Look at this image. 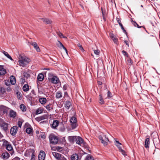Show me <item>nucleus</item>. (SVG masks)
I'll use <instances>...</instances> for the list:
<instances>
[{"mask_svg":"<svg viewBox=\"0 0 160 160\" xmlns=\"http://www.w3.org/2000/svg\"><path fill=\"white\" fill-rule=\"evenodd\" d=\"M18 59L20 65L22 67H25L31 61V60L29 58L22 55H19Z\"/></svg>","mask_w":160,"mask_h":160,"instance_id":"obj_1","label":"nucleus"},{"mask_svg":"<svg viewBox=\"0 0 160 160\" xmlns=\"http://www.w3.org/2000/svg\"><path fill=\"white\" fill-rule=\"evenodd\" d=\"M48 79L49 81L53 84H57L59 81L58 78L56 76H53L52 74L49 73L48 77Z\"/></svg>","mask_w":160,"mask_h":160,"instance_id":"obj_2","label":"nucleus"},{"mask_svg":"<svg viewBox=\"0 0 160 160\" xmlns=\"http://www.w3.org/2000/svg\"><path fill=\"white\" fill-rule=\"evenodd\" d=\"M50 142L53 144H56L58 142V138L53 134H51L49 136Z\"/></svg>","mask_w":160,"mask_h":160,"instance_id":"obj_3","label":"nucleus"},{"mask_svg":"<svg viewBox=\"0 0 160 160\" xmlns=\"http://www.w3.org/2000/svg\"><path fill=\"white\" fill-rule=\"evenodd\" d=\"M77 118L75 116H73L71 118L70 122L72 130L74 129L77 126Z\"/></svg>","mask_w":160,"mask_h":160,"instance_id":"obj_4","label":"nucleus"},{"mask_svg":"<svg viewBox=\"0 0 160 160\" xmlns=\"http://www.w3.org/2000/svg\"><path fill=\"white\" fill-rule=\"evenodd\" d=\"M9 108L3 105L0 106V116H2L8 113Z\"/></svg>","mask_w":160,"mask_h":160,"instance_id":"obj_5","label":"nucleus"},{"mask_svg":"<svg viewBox=\"0 0 160 160\" xmlns=\"http://www.w3.org/2000/svg\"><path fill=\"white\" fill-rule=\"evenodd\" d=\"M0 126L5 131L6 130L8 127V124L3 120L0 118Z\"/></svg>","mask_w":160,"mask_h":160,"instance_id":"obj_6","label":"nucleus"},{"mask_svg":"<svg viewBox=\"0 0 160 160\" xmlns=\"http://www.w3.org/2000/svg\"><path fill=\"white\" fill-rule=\"evenodd\" d=\"M99 139L101 141L102 143L104 145L106 146L107 145L108 142V139L107 138L106 135H104L103 137L101 136H99Z\"/></svg>","mask_w":160,"mask_h":160,"instance_id":"obj_7","label":"nucleus"},{"mask_svg":"<svg viewBox=\"0 0 160 160\" xmlns=\"http://www.w3.org/2000/svg\"><path fill=\"white\" fill-rule=\"evenodd\" d=\"M18 127L16 126L11 128L10 130V132L12 135L14 136L16 135L18 131Z\"/></svg>","mask_w":160,"mask_h":160,"instance_id":"obj_8","label":"nucleus"},{"mask_svg":"<svg viewBox=\"0 0 160 160\" xmlns=\"http://www.w3.org/2000/svg\"><path fill=\"white\" fill-rule=\"evenodd\" d=\"M45 153L44 151H41L38 156L39 160H44L45 158Z\"/></svg>","mask_w":160,"mask_h":160,"instance_id":"obj_9","label":"nucleus"},{"mask_svg":"<svg viewBox=\"0 0 160 160\" xmlns=\"http://www.w3.org/2000/svg\"><path fill=\"white\" fill-rule=\"evenodd\" d=\"M30 44L32 45L33 47L34 48L36 49L37 52H40V51L39 48L36 42H30Z\"/></svg>","mask_w":160,"mask_h":160,"instance_id":"obj_10","label":"nucleus"},{"mask_svg":"<svg viewBox=\"0 0 160 160\" xmlns=\"http://www.w3.org/2000/svg\"><path fill=\"white\" fill-rule=\"evenodd\" d=\"M4 143L5 144L6 148L7 150L8 151H11L12 150L13 148L12 146L7 141H6V142H4Z\"/></svg>","mask_w":160,"mask_h":160,"instance_id":"obj_11","label":"nucleus"},{"mask_svg":"<svg viewBox=\"0 0 160 160\" xmlns=\"http://www.w3.org/2000/svg\"><path fill=\"white\" fill-rule=\"evenodd\" d=\"M76 142L77 144H78L79 145H81L82 144L83 142V141L82 138L80 137H76Z\"/></svg>","mask_w":160,"mask_h":160,"instance_id":"obj_12","label":"nucleus"},{"mask_svg":"<svg viewBox=\"0 0 160 160\" xmlns=\"http://www.w3.org/2000/svg\"><path fill=\"white\" fill-rule=\"evenodd\" d=\"M6 72V70L2 66L0 65V76L4 75Z\"/></svg>","mask_w":160,"mask_h":160,"instance_id":"obj_13","label":"nucleus"},{"mask_svg":"<svg viewBox=\"0 0 160 160\" xmlns=\"http://www.w3.org/2000/svg\"><path fill=\"white\" fill-rule=\"evenodd\" d=\"M2 156L3 159H7L10 156L7 152H5L2 153Z\"/></svg>","mask_w":160,"mask_h":160,"instance_id":"obj_14","label":"nucleus"},{"mask_svg":"<svg viewBox=\"0 0 160 160\" xmlns=\"http://www.w3.org/2000/svg\"><path fill=\"white\" fill-rule=\"evenodd\" d=\"M150 145V140L149 138L146 139L145 141V147L146 148H149Z\"/></svg>","mask_w":160,"mask_h":160,"instance_id":"obj_15","label":"nucleus"},{"mask_svg":"<svg viewBox=\"0 0 160 160\" xmlns=\"http://www.w3.org/2000/svg\"><path fill=\"white\" fill-rule=\"evenodd\" d=\"M10 117L14 118L16 116V113L12 110H11L9 112Z\"/></svg>","mask_w":160,"mask_h":160,"instance_id":"obj_16","label":"nucleus"},{"mask_svg":"<svg viewBox=\"0 0 160 160\" xmlns=\"http://www.w3.org/2000/svg\"><path fill=\"white\" fill-rule=\"evenodd\" d=\"M62 97V92L60 91H58L56 93V97L57 99L61 98Z\"/></svg>","mask_w":160,"mask_h":160,"instance_id":"obj_17","label":"nucleus"},{"mask_svg":"<svg viewBox=\"0 0 160 160\" xmlns=\"http://www.w3.org/2000/svg\"><path fill=\"white\" fill-rule=\"evenodd\" d=\"M44 78V75L42 73H39L37 77V79L39 81H42L43 80Z\"/></svg>","mask_w":160,"mask_h":160,"instance_id":"obj_18","label":"nucleus"},{"mask_svg":"<svg viewBox=\"0 0 160 160\" xmlns=\"http://www.w3.org/2000/svg\"><path fill=\"white\" fill-rule=\"evenodd\" d=\"M79 159L78 156L76 153L72 154L71 157V160H78Z\"/></svg>","mask_w":160,"mask_h":160,"instance_id":"obj_19","label":"nucleus"},{"mask_svg":"<svg viewBox=\"0 0 160 160\" xmlns=\"http://www.w3.org/2000/svg\"><path fill=\"white\" fill-rule=\"evenodd\" d=\"M58 124L59 122L57 120H54L52 125V128H55L58 126Z\"/></svg>","mask_w":160,"mask_h":160,"instance_id":"obj_20","label":"nucleus"},{"mask_svg":"<svg viewBox=\"0 0 160 160\" xmlns=\"http://www.w3.org/2000/svg\"><path fill=\"white\" fill-rule=\"evenodd\" d=\"M76 136H70L68 138L69 141L71 142H73L76 140Z\"/></svg>","mask_w":160,"mask_h":160,"instance_id":"obj_21","label":"nucleus"},{"mask_svg":"<svg viewBox=\"0 0 160 160\" xmlns=\"http://www.w3.org/2000/svg\"><path fill=\"white\" fill-rule=\"evenodd\" d=\"M2 52L8 58L10 59L11 60H13V59L9 55L8 53L3 50L2 51Z\"/></svg>","mask_w":160,"mask_h":160,"instance_id":"obj_22","label":"nucleus"},{"mask_svg":"<svg viewBox=\"0 0 160 160\" xmlns=\"http://www.w3.org/2000/svg\"><path fill=\"white\" fill-rule=\"evenodd\" d=\"M10 81L11 84L14 85L16 83V79L13 76H11L10 78Z\"/></svg>","mask_w":160,"mask_h":160,"instance_id":"obj_23","label":"nucleus"},{"mask_svg":"<svg viewBox=\"0 0 160 160\" xmlns=\"http://www.w3.org/2000/svg\"><path fill=\"white\" fill-rule=\"evenodd\" d=\"M53 156L57 160H58L59 157L61 156V154L56 152H52Z\"/></svg>","mask_w":160,"mask_h":160,"instance_id":"obj_24","label":"nucleus"},{"mask_svg":"<svg viewBox=\"0 0 160 160\" xmlns=\"http://www.w3.org/2000/svg\"><path fill=\"white\" fill-rule=\"evenodd\" d=\"M45 107L49 111L53 109L52 105L51 104H49L47 105Z\"/></svg>","mask_w":160,"mask_h":160,"instance_id":"obj_25","label":"nucleus"},{"mask_svg":"<svg viewBox=\"0 0 160 160\" xmlns=\"http://www.w3.org/2000/svg\"><path fill=\"white\" fill-rule=\"evenodd\" d=\"M33 150L32 149H30L27 150L25 153L24 155L26 156H28L29 155H30V154L32 153Z\"/></svg>","mask_w":160,"mask_h":160,"instance_id":"obj_26","label":"nucleus"},{"mask_svg":"<svg viewBox=\"0 0 160 160\" xmlns=\"http://www.w3.org/2000/svg\"><path fill=\"white\" fill-rule=\"evenodd\" d=\"M115 144L118 148L119 150L122 149L121 147H120L121 143H120L118 141L116 140Z\"/></svg>","mask_w":160,"mask_h":160,"instance_id":"obj_27","label":"nucleus"},{"mask_svg":"<svg viewBox=\"0 0 160 160\" xmlns=\"http://www.w3.org/2000/svg\"><path fill=\"white\" fill-rule=\"evenodd\" d=\"M39 101L41 104H43L46 102L47 100L45 98H41L39 99Z\"/></svg>","mask_w":160,"mask_h":160,"instance_id":"obj_28","label":"nucleus"},{"mask_svg":"<svg viewBox=\"0 0 160 160\" xmlns=\"http://www.w3.org/2000/svg\"><path fill=\"white\" fill-rule=\"evenodd\" d=\"M56 45L58 47L60 48H62L63 49H65L64 46L63 45L62 43L59 41H58V42L57 43Z\"/></svg>","mask_w":160,"mask_h":160,"instance_id":"obj_29","label":"nucleus"},{"mask_svg":"<svg viewBox=\"0 0 160 160\" xmlns=\"http://www.w3.org/2000/svg\"><path fill=\"white\" fill-rule=\"evenodd\" d=\"M23 90L25 92L28 91L29 90L28 85L27 84L24 85L23 87Z\"/></svg>","mask_w":160,"mask_h":160,"instance_id":"obj_30","label":"nucleus"},{"mask_svg":"<svg viewBox=\"0 0 160 160\" xmlns=\"http://www.w3.org/2000/svg\"><path fill=\"white\" fill-rule=\"evenodd\" d=\"M20 108L22 112L26 111V108L23 104H21L20 106Z\"/></svg>","mask_w":160,"mask_h":160,"instance_id":"obj_31","label":"nucleus"},{"mask_svg":"<svg viewBox=\"0 0 160 160\" xmlns=\"http://www.w3.org/2000/svg\"><path fill=\"white\" fill-rule=\"evenodd\" d=\"M48 116L47 115H44L38 118V119L39 120H42L45 119H47Z\"/></svg>","mask_w":160,"mask_h":160,"instance_id":"obj_32","label":"nucleus"},{"mask_svg":"<svg viewBox=\"0 0 160 160\" xmlns=\"http://www.w3.org/2000/svg\"><path fill=\"white\" fill-rule=\"evenodd\" d=\"M85 160H94V158L90 155L88 154L86 156Z\"/></svg>","mask_w":160,"mask_h":160,"instance_id":"obj_33","label":"nucleus"},{"mask_svg":"<svg viewBox=\"0 0 160 160\" xmlns=\"http://www.w3.org/2000/svg\"><path fill=\"white\" fill-rule=\"evenodd\" d=\"M99 102L101 104H102L104 103V101L102 97V96L101 95H99Z\"/></svg>","mask_w":160,"mask_h":160,"instance_id":"obj_34","label":"nucleus"},{"mask_svg":"<svg viewBox=\"0 0 160 160\" xmlns=\"http://www.w3.org/2000/svg\"><path fill=\"white\" fill-rule=\"evenodd\" d=\"M42 112V109L41 108H38L36 112V114H40Z\"/></svg>","mask_w":160,"mask_h":160,"instance_id":"obj_35","label":"nucleus"},{"mask_svg":"<svg viewBox=\"0 0 160 160\" xmlns=\"http://www.w3.org/2000/svg\"><path fill=\"white\" fill-rule=\"evenodd\" d=\"M26 131L27 133L30 134L32 132V129L31 128H28L26 129Z\"/></svg>","mask_w":160,"mask_h":160,"instance_id":"obj_36","label":"nucleus"},{"mask_svg":"<svg viewBox=\"0 0 160 160\" xmlns=\"http://www.w3.org/2000/svg\"><path fill=\"white\" fill-rule=\"evenodd\" d=\"M71 105V103L69 101H67L66 102L65 107L68 109L69 108Z\"/></svg>","mask_w":160,"mask_h":160,"instance_id":"obj_37","label":"nucleus"},{"mask_svg":"<svg viewBox=\"0 0 160 160\" xmlns=\"http://www.w3.org/2000/svg\"><path fill=\"white\" fill-rule=\"evenodd\" d=\"M57 34L59 36L60 38H67L66 37L64 36L63 34L60 32H57Z\"/></svg>","mask_w":160,"mask_h":160,"instance_id":"obj_38","label":"nucleus"},{"mask_svg":"<svg viewBox=\"0 0 160 160\" xmlns=\"http://www.w3.org/2000/svg\"><path fill=\"white\" fill-rule=\"evenodd\" d=\"M52 22V21L46 18V20L44 22L46 23L47 24H48L51 23Z\"/></svg>","mask_w":160,"mask_h":160,"instance_id":"obj_39","label":"nucleus"},{"mask_svg":"<svg viewBox=\"0 0 160 160\" xmlns=\"http://www.w3.org/2000/svg\"><path fill=\"white\" fill-rule=\"evenodd\" d=\"M94 54L97 55H98L100 54V51L98 49L93 50Z\"/></svg>","mask_w":160,"mask_h":160,"instance_id":"obj_40","label":"nucleus"},{"mask_svg":"<svg viewBox=\"0 0 160 160\" xmlns=\"http://www.w3.org/2000/svg\"><path fill=\"white\" fill-rule=\"evenodd\" d=\"M78 46L79 48V49L82 52L84 51V49H83V47H82V45L80 44V43H79L78 44Z\"/></svg>","mask_w":160,"mask_h":160,"instance_id":"obj_41","label":"nucleus"},{"mask_svg":"<svg viewBox=\"0 0 160 160\" xmlns=\"http://www.w3.org/2000/svg\"><path fill=\"white\" fill-rule=\"evenodd\" d=\"M16 94H17V97L18 98V99H21V94L20 92H17Z\"/></svg>","mask_w":160,"mask_h":160,"instance_id":"obj_42","label":"nucleus"},{"mask_svg":"<svg viewBox=\"0 0 160 160\" xmlns=\"http://www.w3.org/2000/svg\"><path fill=\"white\" fill-rule=\"evenodd\" d=\"M59 157L58 160H66V159L61 154V156Z\"/></svg>","mask_w":160,"mask_h":160,"instance_id":"obj_43","label":"nucleus"},{"mask_svg":"<svg viewBox=\"0 0 160 160\" xmlns=\"http://www.w3.org/2000/svg\"><path fill=\"white\" fill-rule=\"evenodd\" d=\"M112 40L116 44H117L118 39L115 37L112 38Z\"/></svg>","mask_w":160,"mask_h":160,"instance_id":"obj_44","label":"nucleus"},{"mask_svg":"<svg viewBox=\"0 0 160 160\" xmlns=\"http://www.w3.org/2000/svg\"><path fill=\"white\" fill-rule=\"evenodd\" d=\"M122 52L124 55L127 57H128V53L127 52H126L124 50H123L122 51Z\"/></svg>","mask_w":160,"mask_h":160,"instance_id":"obj_45","label":"nucleus"},{"mask_svg":"<svg viewBox=\"0 0 160 160\" xmlns=\"http://www.w3.org/2000/svg\"><path fill=\"white\" fill-rule=\"evenodd\" d=\"M23 75L24 77H26L27 78H28L30 76V75L29 74L26 72H24L23 73Z\"/></svg>","mask_w":160,"mask_h":160,"instance_id":"obj_46","label":"nucleus"},{"mask_svg":"<svg viewBox=\"0 0 160 160\" xmlns=\"http://www.w3.org/2000/svg\"><path fill=\"white\" fill-rule=\"evenodd\" d=\"M119 151L120 152H121L122 153V155L125 156V155H126V153L125 152L124 150H123L122 149H121Z\"/></svg>","mask_w":160,"mask_h":160,"instance_id":"obj_47","label":"nucleus"},{"mask_svg":"<svg viewBox=\"0 0 160 160\" xmlns=\"http://www.w3.org/2000/svg\"><path fill=\"white\" fill-rule=\"evenodd\" d=\"M112 97V94L109 91H108V98H110Z\"/></svg>","mask_w":160,"mask_h":160,"instance_id":"obj_48","label":"nucleus"},{"mask_svg":"<svg viewBox=\"0 0 160 160\" xmlns=\"http://www.w3.org/2000/svg\"><path fill=\"white\" fill-rule=\"evenodd\" d=\"M22 122L21 121H19L18 122V126L20 127L21 128L22 125Z\"/></svg>","mask_w":160,"mask_h":160,"instance_id":"obj_49","label":"nucleus"},{"mask_svg":"<svg viewBox=\"0 0 160 160\" xmlns=\"http://www.w3.org/2000/svg\"><path fill=\"white\" fill-rule=\"evenodd\" d=\"M68 93L67 92H64V95L63 97V98H64V99H66L65 98L66 97H68Z\"/></svg>","mask_w":160,"mask_h":160,"instance_id":"obj_50","label":"nucleus"},{"mask_svg":"<svg viewBox=\"0 0 160 160\" xmlns=\"http://www.w3.org/2000/svg\"><path fill=\"white\" fill-rule=\"evenodd\" d=\"M128 63H129L131 64L132 63V61L131 60V59L130 58H128Z\"/></svg>","mask_w":160,"mask_h":160,"instance_id":"obj_51","label":"nucleus"},{"mask_svg":"<svg viewBox=\"0 0 160 160\" xmlns=\"http://www.w3.org/2000/svg\"><path fill=\"white\" fill-rule=\"evenodd\" d=\"M109 36L112 39L115 37L114 34L112 33H110Z\"/></svg>","mask_w":160,"mask_h":160,"instance_id":"obj_52","label":"nucleus"},{"mask_svg":"<svg viewBox=\"0 0 160 160\" xmlns=\"http://www.w3.org/2000/svg\"><path fill=\"white\" fill-rule=\"evenodd\" d=\"M119 25L120 26L121 28V29L124 31H125V30H124V28L122 25V23H119Z\"/></svg>","mask_w":160,"mask_h":160,"instance_id":"obj_53","label":"nucleus"},{"mask_svg":"<svg viewBox=\"0 0 160 160\" xmlns=\"http://www.w3.org/2000/svg\"><path fill=\"white\" fill-rule=\"evenodd\" d=\"M134 25L135 26H136V25H137V27L138 28H140L142 27V26L139 27V25L136 22H135V24H134Z\"/></svg>","mask_w":160,"mask_h":160,"instance_id":"obj_54","label":"nucleus"},{"mask_svg":"<svg viewBox=\"0 0 160 160\" xmlns=\"http://www.w3.org/2000/svg\"><path fill=\"white\" fill-rule=\"evenodd\" d=\"M12 160H20V158L18 157H16L12 159Z\"/></svg>","mask_w":160,"mask_h":160,"instance_id":"obj_55","label":"nucleus"},{"mask_svg":"<svg viewBox=\"0 0 160 160\" xmlns=\"http://www.w3.org/2000/svg\"><path fill=\"white\" fill-rule=\"evenodd\" d=\"M117 21L119 24V23H121V20L119 19V18H117Z\"/></svg>","mask_w":160,"mask_h":160,"instance_id":"obj_56","label":"nucleus"},{"mask_svg":"<svg viewBox=\"0 0 160 160\" xmlns=\"http://www.w3.org/2000/svg\"><path fill=\"white\" fill-rule=\"evenodd\" d=\"M124 42L126 44V45H127L128 47L129 46V44H128V41H124Z\"/></svg>","mask_w":160,"mask_h":160,"instance_id":"obj_57","label":"nucleus"},{"mask_svg":"<svg viewBox=\"0 0 160 160\" xmlns=\"http://www.w3.org/2000/svg\"><path fill=\"white\" fill-rule=\"evenodd\" d=\"M66 89H67L66 86L65 85H64L63 87V90H66Z\"/></svg>","mask_w":160,"mask_h":160,"instance_id":"obj_58","label":"nucleus"},{"mask_svg":"<svg viewBox=\"0 0 160 160\" xmlns=\"http://www.w3.org/2000/svg\"><path fill=\"white\" fill-rule=\"evenodd\" d=\"M46 18H40V19L42 20L43 22H44Z\"/></svg>","mask_w":160,"mask_h":160,"instance_id":"obj_59","label":"nucleus"},{"mask_svg":"<svg viewBox=\"0 0 160 160\" xmlns=\"http://www.w3.org/2000/svg\"><path fill=\"white\" fill-rule=\"evenodd\" d=\"M98 84L99 85H101L102 84V82L100 81H98Z\"/></svg>","mask_w":160,"mask_h":160,"instance_id":"obj_60","label":"nucleus"},{"mask_svg":"<svg viewBox=\"0 0 160 160\" xmlns=\"http://www.w3.org/2000/svg\"><path fill=\"white\" fill-rule=\"evenodd\" d=\"M66 51V53H67V54L68 55V52L66 49V48H65V49H63Z\"/></svg>","mask_w":160,"mask_h":160,"instance_id":"obj_61","label":"nucleus"},{"mask_svg":"<svg viewBox=\"0 0 160 160\" xmlns=\"http://www.w3.org/2000/svg\"><path fill=\"white\" fill-rule=\"evenodd\" d=\"M48 3H49V4H50V2H49V1H48Z\"/></svg>","mask_w":160,"mask_h":160,"instance_id":"obj_62","label":"nucleus"},{"mask_svg":"<svg viewBox=\"0 0 160 160\" xmlns=\"http://www.w3.org/2000/svg\"><path fill=\"white\" fill-rule=\"evenodd\" d=\"M91 56H92L93 57V55L92 54H91Z\"/></svg>","mask_w":160,"mask_h":160,"instance_id":"obj_63","label":"nucleus"},{"mask_svg":"<svg viewBox=\"0 0 160 160\" xmlns=\"http://www.w3.org/2000/svg\"><path fill=\"white\" fill-rule=\"evenodd\" d=\"M159 35L160 39V33L159 34Z\"/></svg>","mask_w":160,"mask_h":160,"instance_id":"obj_64","label":"nucleus"}]
</instances>
